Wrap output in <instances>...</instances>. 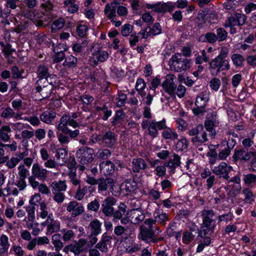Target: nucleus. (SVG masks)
<instances>
[{
  "instance_id": "42",
  "label": "nucleus",
  "mask_w": 256,
  "mask_h": 256,
  "mask_svg": "<svg viewBox=\"0 0 256 256\" xmlns=\"http://www.w3.org/2000/svg\"><path fill=\"white\" fill-rule=\"evenodd\" d=\"M162 135L165 139H170L172 140L177 139L178 138V134L174 129H164Z\"/></svg>"
},
{
  "instance_id": "31",
  "label": "nucleus",
  "mask_w": 256,
  "mask_h": 256,
  "mask_svg": "<svg viewBox=\"0 0 256 256\" xmlns=\"http://www.w3.org/2000/svg\"><path fill=\"white\" fill-rule=\"evenodd\" d=\"M116 142L115 134L111 132H106L102 138L103 143L108 147H111L114 146Z\"/></svg>"
},
{
  "instance_id": "58",
  "label": "nucleus",
  "mask_w": 256,
  "mask_h": 256,
  "mask_svg": "<svg viewBox=\"0 0 256 256\" xmlns=\"http://www.w3.org/2000/svg\"><path fill=\"white\" fill-rule=\"evenodd\" d=\"M64 251L65 252H73L76 255H78L80 254L81 252V250L79 247L78 246L76 245V244H70L67 246H66L64 248Z\"/></svg>"
},
{
  "instance_id": "52",
  "label": "nucleus",
  "mask_w": 256,
  "mask_h": 256,
  "mask_svg": "<svg viewBox=\"0 0 256 256\" xmlns=\"http://www.w3.org/2000/svg\"><path fill=\"white\" fill-rule=\"evenodd\" d=\"M234 216L232 213L229 212L218 216V220L219 222H224L228 223L233 220Z\"/></svg>"
},
{
  "instance_id": "61",
  "label": "nucleus",
  "mask_w": 256,
  "mask_h": 256,
  "mask_svg": "<svg viewBox=\"0 0 256 256\" xmlns=\"http://www.w3.org/2000/svg\"><path fill=\"white\" fill-rule=\"evenodd\" d=\"M194 236L190 232H186L183 234L182 242L184 244H190L194 239Z\"/></svg>"
},
{
  "instance_id": "50",
  "label": "nucleus",
  "mask_w": 256,
  "mask_h": 256,
  "mask_svg": "<svg viewBox=\"0 0 256 256\" xmlns=\"http://www.w3.org/2000/svg\"><path fill=\"white\" fill-rule=\"evenodd\" d=\"M59 236V234H54L52 236V243L55 248V250L57 252L62 250L64 246L63 243L58 240Z\"/></svg>"
},
{
  "instance_id": "53",
  "label": "nucleus",
  "mask_w": 256,
  "mask_h": 256,
  "mask_svg": "<svg viewBox=\"0 0 256 256\" xmlns=\"http://www.w3.org/2000/svg\"><path fill=\"white\" fill-rule=\"evenodd\" d=\"M104 12L109 19H112L116 16V10L110 6V4H106Z\"/></svg>"
},
{
  "instance_id": "11",
  "label": "nucleus",
  "mask_w": 256,
  "mask_h": 256,
  "mask_svg": "<svg viewBox=\"0 0 256 256\" xmlns=\"http://www.w3.org/2000/svg\"><path fill=\"white\" fill-rule=\"evenodd\" d=\"M72 118H71L69 114L64 115L60 118V122L58 124V128H62V127H65L67 126H72L74 128L78 127L79 125L78 124V122H77L76 120H74L78 118L77 114L74 112L72 113Z\"/></svg>"
},
{
  "instance_id": "38",
  "label": "nucleus",
  "mask_w": 256,
  "mask_h": 256,
  "mask_svg": "<svg viewBox=\"0 0 256 256\" xmlns=\"http://www.w3.org/2000/svg\"><path fill=\"white\" fill-rule=\"evenodd\" d=\"M244 195V201L246 204H252L254 200V196L249 188H244L242 190Z\"/></svg>"
},
{
  "instance_id": "64",
  "label": "nucleus",
  "mask_w": 256,
  "mask_h": 256,
  "mask_svg": "<svg viewBox=\"0 0 256 256\" xmlns=\"http://www.w3.org/2000/svg\"><path fill=\"white\" fill-rule=\"evenodd\" d=\"M251 160L249 164L250 170L251 171L256 172V151H252Z\"/></svg>"
},
{
  "instance_id": "25",
  "label": "nucleus",
  "mask_w": 256,
  "mask_h": 256,
  "mask_svg": "<svg viewBox=\"0 0 256 256\" xmlns=\"http://www.w3.org/2000/svg\"><path fill=\"white\" fill-rule=\"evenodd\" d=\"M224 188L228 191V195L230 197L235 198L240 192L242 187L241 184H228Z\"/></svg>"
},
{
  "instance_id": "2",
  "label": "nucleus",
  "mask_w": 256,
  "mask_h": 256,
  "mask_svg": "<svg viewBox=\"0 0 256 256\" xmlns=\"http://www.w3.org/2000/svg\"><path fill=\"white\" fill-rule=\"evenodd\" d=\"M56 79V76H52L48 80H38L36 82V92L40 93L43 99L50 98L55 88Z\"/></svg>"
},
{
  "instance_id": "57",
  "label": "nucleus",
  "mask_w": 256,
  "mask_h": 256,
  "mask_svg": "<svg viewBox=\"0 0 256 256\" xmlns=\"http://www.w3.org/2000/svg\"><path fill=\"white\" fill-rule=\"evenodd\" d=\"M64 26V20L62 18H59L54 20L52 26V32H56L63 28Z\"/></svg>"
},
{
  "instance_id": "14",
  "label": "nucleus",
  "mask_w": 256,
  "mask_h": 256,
  "mask_svg": "<svg viewBox=\"0 0 256 256\" xmlns=\"http://www.w3.org/2000/svg\"><path fill=\"white\" fill-rule=\"evenodd\" d=\"M148 8H153L154 11L158 12H172L174 8V5L170 3H158L155 4H147Z\"/></svg>"
},
{
  "instance_id": "63",
  "label": "nucleus",
  "mask_w": 256,
  "mask_h": 256,
  "mask_svg": "<svg viewBox=\"0 0 256 256\" xmlns=\"http://www.w3.org/2000/svg\"><path fill=\"white\" fill-rule=\"evenodd\" d=\"M18 176H20V178L26 179L27 176L28 174L29 171L28 170L26 169L24 165H20L18 167Z\"/></svg>"
},
{
  "instance_id": "3",
  "label": "nucleus",
  "mask_w": 256,
  "mask_h": 256,
  "mask_svg": "<svg viewBox=\"0 0 256 256\" xmlns=\"http://www.w3.org/2000/svg\"><path fill=\"white\" fill-rule=\"evenodd\" d=\"M191 64L190 59L186 58L180 53L173 55L168 61L170 69L176 72L188 70L190 68Z\"/></svg>"
},
{
  "instance_id": "24",
  "label": "nucleus",
  "mask_w": 256,
  "mask_h": 256,
  "mask_svg": "<svg viewBox=\"0 0 256 256\" xmlns=\"http://www.w3.org/2000/svg\"><path fill=\"white\" fill-rule=\"evenodd\" d=\"M227 55L228 51L222 50L220 54L210 62V67L211 70L216 71V73L218 72L219 65L222 61L220 58L222 56V58H226Z\"/></svg>"
},
{
  "instance_id": "55",
  "label": "nucleus",
  "mask_w": 256,
  "mask_h": 256,
  "mask_svg": "<svg viewBox=\"0 0 256 256\" xmlns=\"http://www.w3.org/2000/svg\"><path fill=\"white\" fill-rule=\"evenodd\" d=\"M218 38H216V34L212 32H206L204 36V41L210 44H214L217 41Z\"/></svg>"
},
{
  "instance_id": "20",
  "label": "nucleus",
  "mask_w": 256,
  "mask_h": 256,
  "mask_svg": "<svg viewBox=\"0 0 256 256\" xmlns=\"http://www.w3.org/2000/svg\"><path fill=\"white\" fill-rule=\"evenodd\" d=\"M198 16H200L202 19L210 23H214L218 18L216 12L212 10H202V12H199Z\"/></svg>"
},
{
  "instance_id": "23",
  "label": "nucleus",
  "mask_w": 256,
  "mask_h": 256,
  "mask_svg": "<svg viewBox=\"0 0 256 256\" xmlns=\"http://www.w3.org/2000/svg\"><path fill=\"white\" fill-rule=\"evenodd\" d=\"M138 188L137 183L132 180H126L122 185L121 189L126 192V194L135 192Z\"/></svg>"
},
{
  "instance_id": "33",
  "label": "nucleus",
  "mask_w": 256,
  "mask_h": 256,
  "mask_svg": "<svg viewBox=\"0 0 256 256\" xmlns=\"http://www.w3.org/2000/svg\"><path fill=\"white\" fill-rule=\"evenodd\" d=\"M56 114V112L53 110H46L40 115V118L43 122L50 124L54 120Z\"/></svg>"
},
{
  "instance_id": "62",
  "label": "nucleus",
  "mask_w": 256,
  "mask_h": 256,
  "mask_svg": "<svg viewBox=\"0 0 256 256\" xmlns=\"http://www.w3.org/2000/svg\"><path fill=\"white\" fill-rule=\"evenodd\" d=\"M238 26L236 14L230 16L228 18V22L224 24L225 27L234 26Z\"/></svg>"
},
{
  "instance_id": "60",
  "label": "nucleus",
  "mask_w": 256,
  "mask_h": 256,
  "mask_svg": "<svg viewBox=\"0 0 256 256\" xmlns=\"http://www.w3.org/2000/svg\"><path fill=\"white\" fill-rule=\"evenodd\" d=\"M149 31L152 36L159 34L162 32L161 26L159 23H155L152 28L149 27Z\"/></svg>"
},
{
  "instance_id": "32",
  "label": "nucleus",
  "mask_w": 256,
  "mask_h": 256,
  "mask_svg": "<svg viewBox=\"0 0 256 256\" xmlns=\"http://www.w3.org/2000/svg\"><path fill=\"white\" fill-rule=\"evenodd\" d=\"M67 152L66 149L61 148L57 150L56 154V158L58 164L64 166L67 161Z\"/></svg>"
},
{
  "instance_id": "36",
  "label": "nucleus",
  "mask_w": 256,
  "mask_h": 256,
  "mask_svg": "<svg viewBox=\"0 0 256 256\" xmlns=\"http://www.w3.org/2000/svg\"><path fill=\"white\" fill-rule=\"evenodd\" d=\"M231 59L233 64L236 68H242L244 66V58L242 54H234L232 55Z\"/></svg>"
},
{
  "instance_id": "47",
  "label": "nucleus",
  "mask_w": 256,
  "mask_h": 256,
  "mask_svg": "<svg viewBox=\"0 0 256 256\" xmlns=\"http://www.w3.org/2000/svg\"><path fill=\"white\" fill-rule=\"evenodd\" d=\"M216 36L218 38L217 40L219 42L225 40L228 37V32L222 28H219L216 30Z\"/></svg>"
},
{
  "instance_id": "27",
  "label": "nucleus",
  "mask_w": 256,
  "mask_h": 256,
  "mask_svg": "<svg viewBox=\"0 0 256 256\" xmlns=\"http://www.w3.org/2000/svg\"><path fill=\"white\" fill-rule=\"evenodd\" d=\"M147 167L146 161L141 158H134L132 162V170L134 172H138Z\"/></svg>"
},
{
  "instance_id": "21",
  "label": "nucleus",
  "mask_w": 256,
  "mask_h": 256,
  "mask_svg": "<svg viewBox=\"0 0 256 256\" xmlns=\"http://www.w3.org/2000/svg\"><path fill=\"white\" fill-rule=\"evenodd\" d=\"M153 214L156 222L162 225H166L169 220L168 214L160 208H156Z\"/></svg>"
},
{
  "instance_id": "56",
  "label": "nucleus",
  "mask_w": 256,
  "mask_h": 256,
  "mask_svg": "<svg viewBox=\"0 0 256 256\" xmlns=\"http://www.w3.org/2000/svg\"><path fill=\"white\" fill-rule=\"evenodd\" d=\"M124 114L122 110H116L114 117L112 121L114 126L120 123L124 118Z\"/></svg>"
},
{
  "instance_id": "30",
  "label": "nucleus",
  "mask_w": 256,
  "mask_h": 256,
  "mask_svg": "<svg viewBox=\"0 0 256 256\" xmlns=\"http://www.w3.org/2000/svg\"><path fill=\"white\" fill-rule=\"evenodd\" d=\"M110 238L105 234L102 236L101 240L96 245V248L100 250L102 252H107L108 248L107 247L108 243L110 241Z\"/></svg>"
},
{
  "instance_id": "41",
  "label": "nucleus",
  "mask_w": 256,
  "mask_h": 256,
  "mask_svg": "<svg viewBox=\"0 0 256 256\" xmlns=\"http://www.w3.org/2000/svg\"><path fill=\"white\" fill-rule=\"evenodd\" d=\"M209 100L208 96L206 94H200L196 98L195 104L200 106H206Z\"/></svg>"
},
{
  "instance_id": "12",
  "label": "nucleus",
  "mask_w": 256,
  "mask_h": 256,
  "mask_svg": "<svg viewBox=\"0 0 256 256\" xmlns=\"http://www.w3.org/2000/svg\"><path fill=\"white\" fill-rule=\"evenodd\" d=\"M49 243L50 240L47 236H39L33 238L32 241L24 244V246L28 250H34L36 245H46Z\"/></svg>"
},
{
  "instance_id": "29",
  "label": "nucleus",
  "mask_w": 256,
  "mask_h": 256,
  "mask_svg": "<svg viewBox=\"0 0 256 256\" xmlns=\"http://www.w3.org/2000/svg\"><path fill=\"white\" fill-rule=\"evenodd\" d=\"M162 86L164 90L170 96H174L176 86L174 82L172 79L166 78L162 84Z\"/></svg>"
},
{
  "instance_id": "28",
  "label": "nucleus",
  "mask_w": 256,
  "mask_h": 256,
  "mask_svg": "<svg viewBox=\"0 0 256 256\" xmlns=\"http://www.w3.org/2000/svg\"><path fill=\"white\" fill-rule=\"evenodd\" d=\"M154 235V233L152 230L147 228H141L138 238L139 239L147 243H150Z\"/></svg>"
},
{
  "instance_id": "44",
  "label": "nucleus",
  "mask_w": 256,
  "mask_h": 256,
  "mask_svg": "<svg viewBox=\"0 0 256 256\" xmlns=\"http://www.w3.org/2000/svg\"><path fill=\"white\" fill-rule=\"evenodd\" d=\"M68 129H58V139L62 144L66 143L69 142V135L68 132Z\"/></svg>"
},
{
  "instance_id": "35",
  "label": "nucleus",
  "mask_w": 256,
  "mask_h": 256,
  "mask_svg": "<svg viewBox=\"0 0 256 256\" xmlns=\"http://www.w3.org/2000/svg\"><path fill=\"white\" fill-rule=\"evenodd\" d=\"M26 228L29 230H32V234L34 236H38L42 230L39 228V224L37 222H26Z\"/></svg>"
},
{
  "instance_id": "49",
  "label": "nucleus",
  "mask_w": 256,
  "mask_h": 256,
  "mask_svg": "<svg viewBox=\"0 0 256 256\" xmlns=\"http://www.w3.org/2000/svg\"><path fill=\"white\" fill-rule=\"evenodd\" d=\"M68 176L69 182L72 184V185L75 186H80V180L77 176L76 172H74V170H73L72 172H68Z\"/></svg>"
},
{
  "instance_id": "15",
  "label": "nucleus",
  "mask_w": 256,
  "mask_h": 256,
  "mask_svg": "<svg viewBox=\"0 0 256 256\" xmlns=\"http://www.w3.org/2000/svg\"><path fill=\"white\" fill-rule=\"evenodd\" d=\"M200 176L202 179L206 180V186L208 190L210 189L216 183L215 176L212 174L210 170L206 168L200 172Z\"/></svg>"
},
{
  "instance_id": "59",
  "label": "nucleus",
  "mask_w": 256,
  "mask_h": 256,
  "mask_svg": "<svg viewBox=\"0 0 256 256\" xmlns=\"http://www.w3.org/2000/svg\"><path fill=\"white\" fill-rule=\"evenodd\" d=\"M188 141L186 138H182L178 140L176 144L178 150L182 151L186 150L188 146Z\"/></svg>"
},
{
  "instance_id": "46",
  "label": "nucleus",
  "mask_w": 256,
  "mask_h": 256,
  "mask_svg": "<svg viewBox=\"0 0 256 256\" xmlns=\"http://www.w3.org/2000/svg\"><path fill=\"white\" fill-rule=\"evenodd\" d=\"M50 216L48 211V206L44 202L40 203V212L38 213V216L40 217L42 219H45L48 218Z\"/></svg>"
},
{
  "instance_id": "51",
  "label": "nucleus",
  "mask_w": 256,
  "mask_h": 256,
  "mask_svg": "<svg viewBox=\"0 0 256 256\" xmlns=\"http://www.w3.org/2000/svg\"><path fill=\"white\" fill-rule=\"evenodd\" d=\"M10 252H13L15 256H24L25 254L22 248L20 246L16 244L12 245Z\"/></svg>"
},
{
  "instance_id": "1",
  "label": "nucleus",
  "mask_w": 256,
  "mask_h": 256,
  "mask_svg": "<svg viewBox=\"0 0 256 256\" xmlns=\"http://www.w3.org/2000/svg\"><path fill=\"white\" fill-rule=\"evenodd\" d=\"M215 212L212 210L204 209L201 212L202 224L199 235L202 237L203 235L211 234L216 228V220L213 218Z\"/></svg>"
},
{
  "instance_id": "34",
  "label": "nucleus",
  "mask_w": 256,
  "mask_h": 256,
  "mask_svg": "<svg viewBox=\"0 0 256 256\" xmlns=\"http://www.w3.org/2000/svg\"><path fill=\"white\" fill-rule=\"evenodd\" d=\"M102 222L98 220H94L90 224V227L92 230V234L96 236L102 232Z\"/></svg>"
},
{
  "instance_id": "10",
  "label": "nucleus",
  "mask_w": 256,
  "mask_h": 256,
  "mask_svg": "<svg viewBox=\"0 0 256 256\" xmlns=\"http://www.w3.org/2000/svg\"><path fill=\"white\" fill-rule=\"evenodd\" d=\"M116 203V200L112 197H108L104 199L102 204L101 210L102 213L106 216H111L113 214L114 206Z\"/></svg>"
},
{
  "instance_id": "22",
  "label": "nucleus",
  "mask_w": 256,
  "mask_h": 256,
  "mask_svg": "<svg viewBox=\"0 0 256 256\" xmlns=\"http://www.w3.org/2000/svg\"><path fill=\"white\" fill-rule=\"evenodd\" d=\"M114 168V164L110 160L104 161L100 164V172L104 175L112 174Z\"/></svg>"
},
{
  "instance_id": "26",
  "label": "nucleus",
  "mask_w": 256,
  "mask_h": 256,
  "mask_svg": "<svg viewBox=\"0 0 256 256\" xmlns=\"http://www.w3.org/2000/svg\"><path fill=\"white\" fill-rule=\"evenodd\" d=\"M37 74L38 80H48L52 76H56L54 74H50L48 72V67L44 65H40L38 67Z\"/></svg>"
},
{
  "instance_id": "9",
  "label": "nucleus",
  "mask_w": 256,
  "mask_h": 256,
  "mask_svg": "<svg viewBox=\"0 0 256 256\" xmlns=\"http://www.w3.org/2000/svg\"><path fill=\"white\" fill-rule=\"evenodd\" d=\"M66 208V210L70 214L72 217H76L83 213L84 212V207L76 201H70L68 204H64Z\"/></svg>"
},
{
  "instance_id": "18",
  "label": "nucleus",
  "mask_w": 256,
  "mask_h": 256,
  "mask_svg": "<svg viewBox=\"0 0 256 256\" xmlns=\"http://www.w3.org/2000/svg\"><path fill=\"white\" fill-rule=\"evenodd\" d=\"M180 156L174 154L168 162H164V166L170 170V172L174 173L176 168L180 166Z\"/></svg>"
},
{
  "instance_id": "37",
  "label": "nucleus",
  "mask_w": 256,
  "mask_h": 256,
  "mask_svg": "<svg viewBox=\"0 0 256 256\" xmlns=\"http://www.w3.org/2000/svg\"><path fill=\"white\" fill-rule=\"evenodd\" d=\"M52 192H58L65 191L67 186L65 182L59 180L58 182H53L52 184Z\"/></svg>"
},
{
  "instance_id": "48",
  "label": "nucleus",
  "mask_w": 256,
  "mask_h": 256,
  "mask_svg": "<svg viewBox=\"0 0 256 256\" xmlns=\"http://www.w3.org/2000/svg\"><path fill=\"white\" fill-rule=\"evenodd\" d=\"M78 59L73 56H70L65 59L63 65L68 68H74L76 66Z\"/></svg>"
},
{
  "instance_id": "13",
  "label": "nucleus",
  "mask_w": 256,
  "mask_h": 256,
  "mask_svg": "<svg viewBox=\"0 0 256 256\" xmlns=\"http://www.w3.org/2000/svg\"><path fill=\"white\" fill-rule=\"evenodd\" d=\"M206 128H214L220 126V122L216 112H208L206 116L204 122Z\"/></svg>"
},
{
  "instance_id": "4",
  "label": "nucleus",
  "mask_w": 256,
  "mask_h": 256,
  "mask_svg": "<svg viewBox=\"0 0 256 256\" xmlns=\"http://www.w3.org/2000/svg\"><path fill=\"white\" fill-rule=\"evenodd\" d=\"M109 56L108 52L102 50L101 48H98L96 50H93L92 56L90 57L89 64L93 67H96L98 62H104L106 61Z\"/></svg>"
},
{
  "instance_id": "45",
  "label": "nucleus",
  "mask_w": 256,
  "mask_h": 256,
  "mask_svg": "<svg viewBox=\"0 0 256 256\" xmlns=\"http://www.w3.org/2000/svg\"><path fill=\"white\" fill-rule=\"evenodd\" d=\"M244 182L246 185L256 187V175L252 174L244 175Z\"/></svg>"
},
{
  "instance_id": "43",
  "label": "nucleus",
  "mask_w": 256,
  "mask_h": 256,
  "mask_svg": "<svg viewBox=\"0 0 256 256\" xmlns=\"http://www.w3.org/2000/svg\"><path fill=\"white\" fill-rule=\"evenodd\" d=\"M207 140L206 131L204 129H199L196 136L193 138L192 140L194 142H198L202 143L206 142Z\"/></svg>"
},
{
  "instance_id": "7",
  "label": "nucleus",
  "mask_w": 256,
  "mask_h": 256,
  "mask_svg": "<svg viewBox=\"0 0 256 256\" xmlns=\"http://www.w3.org/2000/svg\"><path fill=\"white\" fill-rule=\"evenodd\" d=\"M94 150L89 148H80L76 153V157L82 164L90 162L93 160Z\"/></svg>"
},
{
  "instance_id": "16",
  "label": "nucleus",
  "mask_w": 256,
  "mask_h": 256,
  "mask_svg": "<svg viewBox=\"0 0 256 256\" xmlns=\"http://www.w3.org/2000/svg\"><path fill=\"white\" fill-rule=\"evenodd\" d=\"M129 216L130 222L134 224H139L145 218L143 212L138 208L132 210L129 213Z\"/></svg>"
},
{
  "instance_id": "19",
  "label": "nucleus",
  "mask_w": 256,
  "mask_h": 256,
  "mask_svg": "<svg viewBox=\"0 0 256 256\" xmlns=\"http://www.w3.org/2000/svg\"><path fill=\"white\" fill-rule=\"evenodd\" d=\"M252 151L248 152L244 149L236 150L233 155V158L236 160L246 162L251 158Z\"/></svg>"
},
{
  "instance_id": "17",
  "label": "nucleus",
  "mask_w": 256,
  "mask_h": 256,
  "mask_svg": "<svg viewBox=\"0 0 256 256\" xmlns=\"http://www.w3.org/2000/svg\"><path fill=\"white\" fill-rule=\"evenodd\" d=\"M32 174L34 178L39 180H44L47 178L48 170L40 166L38 164H34L32 170Z\"/></svg>"
},
{
  "instance_id": "54",
  "label": "nucleus",
  "mask_w": 256,
  "mask_h": 256,
  "mask_svg": "<svg viewBox=\"0 0 256 256\" xmlns=\"http://www.w3.org/2000/svg\"><path fill=\"white\" fill-rule=\"evenodd\" d=\"M35 206L32 204H29L26 207V210L28 213V221L32 222L35 219Z\"/></svg>"
},
{
  "instance_id": "5",
  "label": "nucleus",
  "mask_w": 256,
  "mask_h": 256,
  "mask_svg": "<svg viewBox=\"0 0 256 256\" xmlns=\"http://www.w3.org/2000/svg\"><path fill=\"white\" fill-rule=\"evenodd\" d=\"M110 188V192L112 194L116 195L119 193L120 189L118 184H116L113 180L108 178L104 180V178L100 179L98 182V190L101 193L106 191L108 188Z\"/></svg>"
},
{
  "instance_id": "40",
  "label": "nucleus",
  "mask_w": 256,
  "mask_h": 256,
  "mask_svg": "<svg viewBox=\"0 0 256 256\" xmlns=\"http://www.w3.org/2000/svg\"><path fill=\"white\" fill-rule=\"evenodd\" d=\"M64 46L63 44H60L54 48V50L56 54L54 58V60L55 62H59L64 58L65 54L63 50L59 51L58 50V48H60L61 47H64Z\"/></svg>"
},
{
  "instance_id": "39",
  "label": "nucleus",
  "mask_w": 256,
  "mask_h": 256,
  "mask_svg": "<svg viewBox=\"0 0 256 256\" xmlns=\"http://www.w3.org/2000/svg\"><path fill=\"white\" fill-rule=\"evenodd\" d=\"M10 244L7 236L2 234L0 236V250L6 252L10 248Z\"/></svg>"
},
{
  "instance_id": "8",
  "label": "nucleus",
  "mask_w": 256,
  "mask_h": 256,
  "mask_svg": "<svg viewBox=\"0 0 256 256\" xmlns=\"http://www.w3.org/2000/svg\"><path fill=\"white\" fill-rule=\"evenodd\" d=\"M210 168L214 174L227 180L229 178L228 174L232 170V167L225 162H221L218 166Z\"/></svg>"
},
{
  "instance_id": "6",
  "label": "nucleus",
  "mask_w": 256,
  "mask_h": 256,
  "mask_svg": "<svg viewBox=\"0 0 256 256\" xmlns=\"http://www.w3.org/2000/svg\"><path fill=\"white\" fill-rule=\"evenodd\" d=\"M43 226H46V234H51L60 231V222L58 220L54 218L52 213H50V216L46 220L41 223Z\"/></svg>"
}]
</instances>
